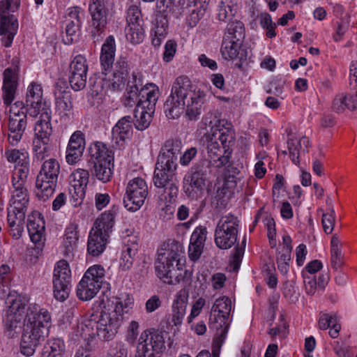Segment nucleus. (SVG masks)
<instances>
[{
  "label": "nucleus",
  "mask_w": 357,
  "mask_h": 357,
  "mask_svg": "<svg viewBox=\"0 0 357 357\" xmlns=\"http://www.w3.org/2000/svg\"><path fill=\"white\" fill-rule=\"evenodd\" d=\"M205 97V93L196 90L187 76H179L173 82L170 95L165 102L166 116L177 119L185 108L186 116L195 120L201 114Z\"/></svg>",
  "instance_id": "nucleus-1"
},
{
  "label": "nucleus",
  "mask_w": 357,
  "mask_h": 357,
  "mask_svg": "<svg viewBox=\"0 0 357 357\" xmlns=\"http://www.w3.org/2000/svg\"><path fill=\"white\" fill-rule=\"evenodd\" d=\"M182 144L178 139L167 140L160 149L157 158L153 181L155 187L165 188L164 194L159 197V206L163 210L169 205L167 202V195L169 202L175 198L178 192L177 184L175 183V172L177 168V158L181 151Z\"/></svg>",
  "instance_id": "nucleus-2"
},
{
  "label": "nucleus",
  "mask_w": 357,
  "mask_h": 357,
  "mask_svg": "<svg viewBox=\"0 0 357 357\" xmlns=\"http://www.w3.org/2000/svg\"><path fill=\"white\" fill-rule=\"evenodd\" d=\"M15 73L8 68L3 72V100L6 105H10L7 125L8 142L13 146H17L22 139L27 126L28 112V108L22 101L11 105L15 98Z\"/></svg>",
  "instance_id": "nucleus-3"
},
{
  "label": "nucleus",
  "mask_w": 357,
  "mask_h": 357,
  "mask_svg": "<svg viewBox=\"0 0 357 357\" xmlns=\"http://www.w3.org/2000/svg\"><path fill=\"white\" fill-rule=\"evenodd\" d=\"M234 141L231 124L225 119L217 120L211 126L206 145L209 163L212 166L221 168L229 162L231 157L229 148Z\"/></svg>",
  "instance_id": "nucleus-4"
},
{
  "label": "nucleus",
  "mask_w": 357,
  "mask_h": 357,
  "mask_svg": "<svg viewBox=\"0 0 357 357\" xmlns=\"http://www.w3.org/2000/svg\"><path fill=\"white\" fill-rule=\"evenodd\" d=\"M50 314H27L22 335L21 352L32 356L39 344L43 342L49 334Z\"/></svg>",
  "instance_id": "nucleus-5"
},
{
  "label": "nucleus",
  "mask_w": 357,
  "mask_h": 357,
  "mask_svg": "<svg viewBox=\"0 0 357 357\" xmlns=\"http://www.w3.org/2000/svg\"><path fill=\"white\" fill-rule=\"evenodd\" d=\"M181 252V245L176 241L163 244L158 250L155 261V272L158 277L165 283L176 284L182 279V274L178 265Z\"/></svg>",
  "instance_id": "nucleus-6"
},
{
  "label": "nucleus",
  "mask_w": 357,
  "mask_h": 357,
  "mask_svg": "<svg viewBox=\"0 0 357 357\" xmlns=\"http://www.w3.org/2000/svg\"><path fill=\"white\" fill-rule=\"evenodd\" d=\"M90 172L92 178L105 183L114 172V153L102 142H96L89 148Z\"/></svg>",
  "instance_id": "nucleus-7"
},
{
  "label": "nucleus",
  "mask_w": 357,
  "mask_h": 357,
  "mask_svg": "<svg viewBox=\"0 0 357 357\" xmlns=\"http://www.w3.org/2000/svg\"><path fill=\"white\" fill-rule=\"evenodd\" d=\"M39 119L34 128L33 150L38 159L43 160L50 150V141L52 135L51 124L52 112L39 114Z\"/></svg>",
  "instance_id": "nucleus-8"
},
{
  "label": "nucleus",
  "mask_w": 357,
  "mask_h": 357,
  "mask_svg": "<svg viewBox=\"0 0 357 357\" xmlns=\"http://www.w3.org/2000/svg\"><path fill=\"white\" fill-rule=\"evenodd\" d=\"M239 220L234 215L222 216L215 230V243L220 249L231 248L237 240Z\"/></svg>",
  "instance_id": "nucleus-9"
},
{
  "label": "nucleus",
  "mask_w": 357,
  "mask_h": 357,
  "mask_svg": "<svg viewBox=\"0 0 357 357\" xmlns=\"http://www.w3.org/2000/svg\"><path fill=\"white\" fill-rule=\"evenodd\" d=\"M165 349L162 333L152 328L147 329L139 337L135 357H160Z\"/></svg>",
  "instance_id": "nucleus-10"
},
{
  "label": "nucleus",
  "mask_w": 357,
  "mask_h": 357,
  "mask_svg": "<svg viewBox=\"0 0 357 357\" xmlns=\"http://www.w3.org/2000/svg\"><path fill=\"white\" fill-rule=\"evenodd\" d=\"M148 195L146 181L139 177L130 180L126 187L123 197L124 206L130 211L139 210L144 204Z\"/></svg>",
  "instance_id": "nucleus-11"
},
{
  "label": "nucleus",
  "mask_w": 357,
  "mask_h": 357,
  "mask_svg": "<svg viewBox=\"0 0 357 357\" xmlns=\"http://www.w3.org/2000/svg\"><path fill=\"white\" fill-rule=\"evenodd\" d=\"M89 10L91 17V36L99 40L107 24V10L104 0H91Z\"/></svg>",
  "instance_id": "nucleus-12"
},
{
  "label": "nucleus",
  "mask_w": 357,
  "mask_h": 357,
  "mask_svg": "<svg viewBox=\"0 0 357 357\" xmlns=\"http://www.w3.org/2000/svg\"><path fill=\"white\" fill-rule=\"evenodd\" d=\"M9 4L6 1H0V36L2 45L10 47L18 29L17 20L9 13Z\"/></svg>",
  "instance_id": "nucleus-13"
},
{
  "label": "nucleus",
  "mask_w": 357,
  "mask_h": 357,
  "mask_svg": "<svg viewBox=\"0 0 357 357\" xmlns=\"http://www.w3.org/2000/svg\"><path fill=\"white\" fill-rule=\"evenodd\" d=\"M26 108L31 116H37L45 112H52L50 104L43 98V89L40 84L32 82L28 86L26 96Z\"/></svg>",
  "instance_id": "nucleus-14"
},
{
  "label": "nucleus",
  "mask_w": 357,
  "mask_h": 357,
  "mask_svg": "<svg viewBox=\"0 0 357 357\" xmlns=\"http://www.w3.org/2000/svg\"><path fill=\"white\" fill-rule=\"evenodd\" d=\"M206 171L199 167L185 176L183 188L188 197L195 199L202 195L206 185Z\"/></svg>",
  "instance_id": "nucleus-15"
},
{
  "label": "nucleus",
  "mask_w": 357,
  "mask_h": 357,
  "mask_svg": "<svg viewBox=\"0 0 357 357\" xmlns=\"http://www.w3.org/2000/svg\"><path fill=\"white\" fill-rule=\"evenodd\" d=\"M87 70L86 59L82 55L75 56L69 70V83L74 91H80L85 87Z\"/></svg>",
  "instance_id": "nucleus-16"
},
{
  "label": "nucleus",
  "mask_w": 357,
  "mask_h": 357,
  "mask_svg": "<svg viewBox=\"0 0 357 357\" xmlns=\"http://www.w3.org/2000/svg\"><path fill=\"white\" fill-rule=\"evenodd\" d=\"M121 320V314H100L97 321L98 336L105 341L112 340L116 334Z\"/></svg>",
  "instance_id": "nucleus-17"
},
{
  "label": "nucleus",
  "mask_w": 357,
  "mask_h": 357,
  "mask_svg": "<svg viewBox=\"0 0 357 357\" xmlns=\"http://www.w3.org/2000/svg\"><path fill=\"white\" fill-rule=\"evenodd\" d=\"M210 0H187L183 8L185 24L190 28L195 27L204 17Z\"/></svg>",
  "instance_id": "nucleus-18"
},
{
  "label": "nucleus",
  "mask_w": 357,
  "mask_h": 357,
  "mask_svg": "<svg viewBox=\"0 0 357 357\" xmlns=\"http://www.w3.org/2000/svg\"><path fill=\"white\" fill-rule=\"evenodd\" d=\"M85 135L81 130L75 131L70 136L66 151V160L69 165L77 163L85 149Z\"/></svg>",
  "instance_id": "nucleus-19"
},
{
  "label": "nucleus",
  "mask_w": 357,
  "mask_h": 357,
  "mask_svg": "<svg viewBox=\"0 0 357 357\" xmlns=\"http://www.w3.org/2000/svg\"><path fill=\"white\" fill-rule=\"evenodd\" d=\"M142 85V75L139 71H132V80L129 79L127 84V93L125 94L123 104L126 107L140 108L142 102L140 101V96L139 86Z\"/></svg>",
  "instance_id": "nucleus-20"
},
{
  "label": "nucleus",
  "mask_w": 357,
  "mask_h": 357,
  "mask_svg": "<svg viewBox=\"0 0 357 357\" xmlns=\"http://www.w3.org/2000/svg\"><path fill=\"white\" fill-rule=\"evenodd\" d=\"M238 173L237 170L234 171V174ZM238 178L234 174L228 175L225 178L221 187H219L214 197V202L216 203V207L222 209L225 208L229 199L234 193V190L237 185Z\"/></svg>",
  "instance_id": "nucleus-21"
},
{
  "label": "nucleus",
  "mask_w": 357,
  "mask_h": 357,
  "mask_svg": "<svg viewBox=\"0 0 357 357\" xmlns=\"http://www.w3.org/2000/svg\"><path fill=\"white\" fill-rule=\"evenodd\" d=\"M27 207L17 206L10 204L8 208L7 220L11 230V235L16 239L19 238L24 229L25 213Z\"/></svg>",
  "instance_id": "nucleus-22"
},
{
  "label": "nucleus",
  "mask_w": 357,
  "mask_h": 357,
  "mask_svg": "<svg viewBox=\"0 0 357 357\" xmlns=\"http://www.w3.org/2000/svg\"><path fill=\"white\" fill-rule=\"evenodd\" d=\"M130 65L126 57L120 56L114 65L113 77L111 79V86L114 90H121L129 79L132 80V75H129Z\"/></svg>",
  "instance_id": "nucleus-23"
},
{
  "label": "nucleus",
  "mask_w": 357,
  "mask_h": 357,
  "mask_svg": "<svg viewBox=\"0 0 357 357\" xmlns=\"http://www.w3.org/2000/svg\"><path fill=\"white\" fill-rule=\"evenodd\" d=\"M207 230L204 227H198L192 232L188 247V256L197 261L201 256L206 239Z\"/></svg>",
  "instance_id": "nucleus-24"
},
{
  "label": "nucleus",
  "mask_w": 357,
  "mask_h": 357,
  "mask_svg": "<svg viewBox=\"0 0 357 357\" xmlns=\"http://www.w3.org/2000/svg\"><path fill=\"white\" fill-rule=\"evenodd\" d=\"M132 123L133 119L130 116H123L119 120L112 130V138L115 144L122 145L132 135Z\"/></svg>",
  "instance_id": "nucleus-25"
},
{
  "label": "nucleus",
  "mask_w": 357,
  "mask_h": 357,
  "mask_svg": "<svg viewBox=\"0 0 357 357\" xmlns=\"http://www.w3.org/2000/svg\"><path fill=\"white\" fill-rule=\"evenodd\" d=\"M116 52L115 39L113 36H109L102 45L100 56L102 70L106 74L110 71L114 61Z\"/></svg>",
  "instance_id": "nucleus-26"
},
{
  "label": "nucleus",
  "mask_w": 357,
  "mask_h": 357,
  "mask_svg": "<svg viewBox=\"0 0 357 357\" xmlns=\"http://www.w3.org/2000/svg\"><path fill=\"white\" fill-rule=\"evenodd\" d=\"M26 227L31 241L34 243H40L44 236L45 229L41 214L36 212L29 215Z\"/></svg>",
  "instance_id": "nucleus-27"
},
{
  "label": "nucleus",
  "mask_w": 357,
  "mask_h": 357,
  "mask_svg": "<svg viewBox=\"0 0 357 357\" xmlns=\"http://www.w3.org/2000/svg\"><path fill=\"white\" fill-rule=\"evenodd\" d=\"M29 184L20 183H12L10 188V204L17 206L27 207L29 202Z\"/></svg>",
  "instance_id": "nucleus-28"
},
{
  "label": "nucleus",
  "mask_w": 357,
  "mask_h": 357,
  "mask_svg": "<svg viewBox=\"0 0 357 357\" xmlns=\"http://www.w3.org/2000/svg\"><path fill=\"white\" fill-rule=\"evenodd\" d=\"M56 109L61 119H70L73 114L72 97L69 92H56Z\"/></svg>",
  "instance_id": "nucleus-29"
},
{
  "label": "nucleus",
  "mask_w": 357,
  "mask_h": 357,
  "mask_svg": "<svg viewBox=\"0 0 357 357\" xmlns=\"http://www.w3.org/2000/svg\"><path fill=\"white\" fill-rule=\"evenodd\" d=\"M108 236L101 232H96L91 230L88 239V252L94 256H99L105 249Z\"/></svg>",
  "instance_id": "nucleus-30"
},
{
  "label": "nucleus",
  "mask_w": 357,
  "mask_h": 357,
  "mask_svg": "<svg viewBox=\"0 0 357 357\" xmlns=\"http://www.w3.org/2000/svg\"><path fill=\"white\" fill-rule=\"evenodd\" d=\"M303 275L305 289L309 295L314 294L317 289L324 290L329 280V276L326 273L320 274L318 279L314 275L303 273Z\"/></svg>",
  "instance_id": "nucleus-31"
},
{
  "label": "nucleus",
  "mask_w": 357,
  "mask_h": 357,
  "mask_svg": "<svg viewBox=\"0 0 357 357\" xmlns=\"http://www.w3.org/2000/svg\"><path fill=\"white\" fill-rule=\"evenodd\" d=\"M243 43L236 40L224 39L221 46V53L225 59H245L243 51L241 50Z\"/></svg>",
  "instance_id": "nucleus-32"
},
{
  "label": "nucleus",
  "mask_w": 357,
  "mask_h": 357,
  "mask_svg": "<svg viewBox=\"0 0 357 357\" xmlns=\"http://www.w3.org/2000/svg\"><path fill=\"white\" fill-rule=\"evenodd\" d=\"M139 96L142 106L145 105L149 111H153L159 97L158 88L153 84H146L139 91Z\"/></svg>",
  "instance_id": "nucleus-33"
},
{
  "label": "nucleus",
  "mask_w": 357,
  "mask_h": 357,
  "mask_svg": "<svg viewBox=\"0 0 357 357\" xmlns=\"http://www.w3.org/2000/svg\"><path fill=\"white\" fill-rule=\"evenodd\" d=\"M57 181L38 175L36 181V195L43 201L51 197L56 188Z\"/></svg>",
  "instance_id": "nucleus-34"
},
{
  "label": "nucleus",
  "mask_w": 357,
  "mask_h": 357,
  "mask_svg": "<svg viewBox=\"0 0 357 357\" xmlns=\"http://www.w3.org/2000/svg\"><path fill=\"white\" fill-rule=\"evenodd\" d=\"M333 109L337 113H342L346 109L350 110L357 109V90L353 94L337 96L333 100Z\"/></svg>",
  "instance_id": "nucleus-35"
},
{
  "label": "nucleus",
  "mask_w": 357,
  "mask_h": 357,
  "mask_svg": "<svg viewBox=\"0 0 357 357\" xmlns=\"http://www.w3.org/2000/svg\"><path fill=\"white\" fill-rule=\"evenodd\" d=\"M78 241V231L77 226L70 225L66 229L65 238L63 242V254L66 257L74 256L77 250Z\"/></svg>",
  "instance_id": "nucleus-36"
},
{
  "label": "nucleus",
  "mask_w": 357,
  "mask_h": 357,
  "mask_svg": "<svg viewBox=\"0 0 357 357\" xmlns=\"http://www.w3.org/2000/svg\"><path fill=\"white\" fill-rule=\"evenodd\" d=\"M114 217L115 213L112 211L102 213L96 220L95 227L92 228L91 230L96 232H101L109 236L114 225Z\"/></svg>",
  "instance_id": "nucleus-37"
},
{
  "label": "nucleus",
  "mask_w": 357,
  "mask_h": 357,
  "mask_svg": "<svg viewBox=\"0 0 357 357\" xmlns=\"http://www.w3.org/2000/svg\"><path fill=\"white\" fill-rule=\"evenodd\" d=\"M53 284L55 298L60 301H65L69 296L71 278L68 279L64 277L54 275Z\"/></svg>",
  "instance_id": "nucleus-38"
},
{
  "label": "nucleus",
  "mask_w": 357,
  "mask_h": 357,
  "mask_svg": "<svg viewBox=\"0 0 357 357\" xmlns=\"http://www.w3.org/2000/svg\"><path fill=\"white\" fill-rule=\"evenodd\" d=\"M100 289L89 280L82 277L77 285V295L82 301H89L98 294Z\"/></svg>",
  "instance_id": "nucleus-39"
},
{
  "label": "nucleus",
  "mask_w": 357,
  "mask_h": 357,
  "mask_svg": "<svg viewBox=\"0 0 357 357\" xmlns=\"http://www.w3.org/2000/svg\"><path fill=\"white\" fill-rule=\"evenodd\" d=\"M25 321L23 314H6L3 317L5 332L9 337H13L21 328Z\"/></svg>",
  "instance_id": "nucleus-40"
},
{
  "label": "nucleus",
  "mask_w": 357,
  "mask_h": 357,
  "mask_svg": "<svg viewBox=\"0 0 357 357\" xmlns=\"http://www.w3.org/2000/svg\"><path fill=\"white\" fill-rule=\"evenodd\" d=\"M331 263L333 268L340 269L343 265L342 246L338 237L333 235L331 241Z\"/></svg>",
  "instance_id": "nucleus-41"
},
{
  "label": "nucleus",
  "mask_w": 357,
  "mask_h": 357,
  "mask_svg": "<svg viewBox=\"0 0 357 357\" xmlns=\"http://www.w3.org/2000/svg\"><path fill=\"white\" fill-rule=\"evenodd\" d=\"M64 344L60 339L48 340L43 348L40 357H63Z\"/></svg>",
  "instance_id": "nucleus-42"
},
{
  "label": "nucleus",
  "mask_w": 357,
  "mask_h": 357,
  "mask_svg": "<svg viewBox=\"0 0 357 357\" xmlns=\"http://www.w3.org/2000/svg\"><path fill=\"white\" fill-rule=\"evenodd\" d=\"M60 165L59 162L54 158H50L43 163L38 175L45 177V179L51 178L58 181Z\"/></svg>",
  "instance_id": "nucleus-43"
},
{
  "label": "nucleus",
  "mask_w": 357,
  "mask_h": 357,
  "mask_svg": "<svg viewBox=\"0 0 357 357\" xmlns=\"http://www.w3.org/2000/svg\"><path fill=\"white\" fill-rule=\"evenodd\" d=\"M224 39L233 40L243 43L245 38V28L240 21L230 22L227 25Z\"/></svg>",
  "instance_id": "nucleus-44"
},
{
  "label": "nucleus",
  "mask_w": 357,
  "mask_h": 357,
  "mask_svg": "<svg viewBox=\"0 0 357 357\" xmlns=\"http://www.w3.org/2000/svg\"><path fill=\"white\" fill-rule=\"evenodd\" d=\"M229 322V314H210L209 327L216 333L227 332Z\"/></svg>",
  "instance_id": "nucleus-45"
},
{
  "label": "nucleus",
  "mask_w": 357,
  "mask_h": 357,
  "mask_svg": "<svg viewBox=\"0 0 357 357\" xmlns=\"http://www.w3.org/2000/svg\"><path fill=\"white\" fill-rule=\"evenodd\" d=\"M145 105L135 109L134 117L136 119L135 126L139 130H144L149 127L152 120L151 114L153 111H146Z\"/></svg>",
  "instance_id": "nucleus-46"
},
{
  "label": "nucleus",
  "mask_w": 357,
  "mask_h": 357,
  "mask_svg": "<svg viewBox=\"0 0 357 357\" xmlns=\"http://www.w3.org/2000/svg\"><path fill=\"white\" fill-rule=\"evenodd\" d=\"M105 275V271L101 265H93L86 270L83 277L100 288L104 282Z\"/></svg>",
  "instance_id": "nucleus-47"
},
{
  "label": "nucleus",
  "mask_w": 357,
  "mask_h": 357,
  "mask_svg": "<svg viewBox=\"0 0 357 357\" xmlns=\"http://www.w3.org/2000/svg\"><path fill=\"white\" fill-rule=\"evenodd\" d=\"M4 157L8 162L22 165L24 162H29V158L24 149H6Z\"/></svg>",
  "instance_id": "nucleus-48"
},
{
  "label": "nucleus",
  "mask_w": 357,
  "mask_h": 357,
  "mask_svg": "<svg viewBox=\"0 0 357 357\" xmlns=\"http://www.w3.org/2000/svg\"><path fill=\"white\" fill-rule=\"evenodd\" d=\"M126 37L127 40L132 44H139L144 38V30L143 25L139 24L128 25L126 28Z\"/></svg>",
  "instance_id": "nucleus-49"
},
{
  "label": "nucleus",
  "mask_w": 357,
  "mask_h": 357,
  "mask_svg": "<svg viewBox=\"0 0 357 357\" xmlns=\"http://www.w3.org/2000/svg\"><path fill=\"white\" fill-rule=\"evenodd\" d=\"M30 172L29 162H24L22 165H16L13 172L11 183L28 184L27 178Z\"/></svg>",
  "instance_id": "nucleus-50"
},
{
  "label": "nucleus",
  "mask_w": 357,
  "mask_h": 357,
  "mask_svg": "<svg viewBox=\"0 0 357 357\" xmlns=\"http://www.w3.org/2000/svg\"><path fill=\"white\" fill-rule=\"evenodd\" d=\"M287 147L292 162L298 165L300 162V151L303 149L301 142H298L296 137H289L287 140Z\"/></svg>",
  "instance_id": "nucleus-51"
},
{
  "label": "nucleus",
  "mask_w": 357,
  "mask_h": 357,
  "mask_svg": "<svg viewBox=\"0 0 357 357\" xmlns=\"http://www.w3.org/2000/svg\"><path fill=\"white\" fill-rule=\"evenodd\" d=\"M188 292L185 289H181L176 295L172 308L174 312H185L188 305Z\"/></svg>",
  "instance_id": "nucleus-52"
},
{
  "label": "nucleus",
  "mask_w": 357,
  "mask_h": 357,
  "mask_svg": "<svg viewBox=\"0 0 357 357\" xmlns=\"http://www.w3.org/2000/svg\"><path fill=\"white\" fill-rule=\"evenodd\" d=\"M134 305L133 298L128 294H122L118 298L115 303L114 312H128Z\"/></svg>",
  "instance_id": "nucleus-53"
},
{
  "label": "nucleus",
  "mask_w": 357,
  "mask_h": 357,
  "mask_svg": "<svg viewBox=\"0 0 357 357\" xmlns=\"http://www.w3.org/2000/svg\"><path fill=\"white\" fill-rule=\"evenodd\" d=\"M235 13L236 10L231 5L222 1L218 6L217 18L220 21L227 22L233 18Z\"/></svg>",
  "instance_id": "nucleus-54"
},
{
  "label": "nucleus",
  "mask_w": 357,
  "mask_h": 357,
  "mask_svg": "<svg viewBox=\"0 0 357 357\" xmlns=\"http://www.w3.org/2000/svg\"><path fill=\"white\" fill-rule=\"evenodd\" d=\"M126 20L128 25L144 24L141 10L137 6H131L128 8Z\"/></svg>",
  "instance_id": "nucleus-55"
},
{
  "label": "nucleus",
  "mask_w": 357,
  "mask_h": 357,
  "mask_svg": "<svg viewBox=\"0 0 357 357\" xmlns=\"http://www.w3.org/2000/svg\"><path fill=\"white\" fill-rule=\"evenodd\" d=\"M232 303L229 298L222 296L215 300L211 312H231Z\"/></svg>",
  "instance_id": "nucleus-56"
},
{
  "label": "nucleus",
  "mask_w": 357,
  "mask_h": 357,
  "mask_svg": "<svg viewBox=\"0 0 357 357\" xmlns=\"http://www.w3.org/2000/svg\"><path fill=\"white\" fill-rule=\"evenodd\" d=\"M85 189L84 186L71 184L69 191L72 197V204L74 206H79L82 203L85 196Z\"/></svg>",
  "instance_id": "nucleus-57"
},
{
  "label": "nucleus",
  "mask_w": 357,
  "mask_h": 357,
  "mask_svg": "<svg viewBox=\"0 0 357 357\" xmlns=\"http://www.w3.org/2000/svg\"><path fill=\"white\" fill-rule=\"evenodd\" d=\"M169 10H159L155 15V31L162 32L167 31L168 28V12Z\"/></svg>",
  "instance_id": "nucleus-58"
},
{
  "label": "nucleus",
  "mask_w": 357,
  "mask_h": 357,
  "mask_svg": "<svg viewBox=\"0 0 357 357\" xmlns=\"http://www.w3.org/2000/svg\"><path fill=\"white\" fill-rule=\"evenodd\" d=\"M73 177L72 184L84 186L86 188L89 180V172L84 169H77L71 175Z\"/></svg>",
  "instance_id": "nucleus-59"
},
{
  "label": "nucleus",
  "mask_w": 357,
  "mask_h": 357,
  "mask_svg": "<svg viewBox=\"0 0 357 357\" xmlns=\"http://www.w3.org/2000/svg\"><path fill=\"white\" fill-rule=\"evenodd\" d=\"M273 319H276L278 323H276L275 326L270 329L268 333L272 337H275L282 333L288 328V324L283 314H279L278 317L273 315Z\"/></svg>",
  "instance_id": "nucleus-60"
},
{
  "label": "nucleus",
  "mask_w": 357,
  "mask_h": 357,
  "mask_svg": "<svg viewBox=\"0 0 357 357\" xmlns=\"http://www.w3.org/2000/svg\"><path fill=\"white\" fill-rule=\"evenodd\" d=\"M321 222L324 231L326 234H331L333 230L335 222L334 208L331 207V213H323Z\"/></svg>",
  "instance_id": "nucleus-61"
},
{
  "label": "nucleus",
  "mask_w": 357,
  "mask_h": 357,
  "mask_svg": "<svg viewBox=\"0 0 357 357\" xmlns=\"http://www.w3.org/2000/svg\"><path fill=\"white\" fill-rule=\"evenodd\" d=\"M54 275L70 279L71 272L68 262L65 260L58 261L54 270Z\"/></svg>",
  "instance_id": "nucleus-62"
},
{
  "label": "nucleus",
  "mask_w": 357,
  "mask_h": 357,
  "mask_svg": "<svg viewBox=\"0 0 357 357\" xmlns=\"http://www.w3.org/2000/svg\"><path fill=\"white\" fill-rule=\"evenodd\" d=\"M227 332H218L216 333L212 344V352L215 355L220 356V349L225 342Z\"/></svg>",
  "instance_id": "nucleus-63"
},
{
  "label": "nucleus",
  "mask_w": 357,
  "mask_h": 357,
  "mask_svg": "<svg viewBox=\"0 0 357 357\" xmlns=\"http://www.w3.org/2000/svg\"><path fill=\"white\" fill-rule=\"evenodd\" d=\"M7 303L9 308L7 312H20L26 309V304L20 298H8Z\"/></svg>",
  "instance_id": "nucleus-64"
}]
</instances>
